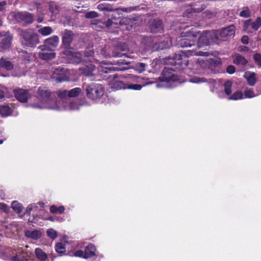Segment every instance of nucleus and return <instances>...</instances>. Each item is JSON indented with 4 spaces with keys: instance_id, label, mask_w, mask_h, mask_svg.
<instances>
[{
    "instance_id": "obj_18",
    "label": "nucleus",
    "mask_w": 261,
    "mask_h": 261,
    "mask_svg": "<svg viewBox=\"0 0 261 261\" xmlns=\"http://www.w3.org/2000/svg\"><path fill=\"white\" fill-rule=\"evenodd\" d=\"M256 74L254 72L248 71L245 73L244 77L250 86H254L256 82Z\"/></svg>"
},
{
    "instance_id": "obj_56",
    "label": "nucleus",
    "mask_w": 261,
    "mask_h": 261,
    "mask_svg": "<svg viewBox=\"0 0 261 261\" xmlns=\"http://www.w3.org/2000/svg\"><path fill=\"white\" fill-rule=\"evenodd\" d=\"M113 68L114 70H124L126 69L124 67H113Z\"/></svg>"
},
{
    "instance_id": "obj_35",
    "label": "nucleus",
    "mask_w": 261,
    "mask_h": 261,
    "mask_svg": "<svg viewBox=\"0 0 261 261\" xmlns=\"http://www.w3.org/2000/svg\"><path fill=\"white\" fill-rule=\"evenodd\" d=\"M244 95L245 98H252L256 96L252 89L246 88L244 91Z\"/></svg>"
},
{
    "instance_id": "obj_13",
    "label": "nucleus",
    "mask_w": 261,
    "mask_h": 261,
    "mask_svg": "<svg viewBox=\"0 0 261 261\" xmlns=\"http://www.w3.org/2000/svg\"><path fill=\"white\" fill-rule=\"evenodd\" d=\"M235 34V27L231 25L222 29L220 33L222 37H233Z\"/></svg>"
},
{
    "instance_id": "obj_2",
    "label": "nucleus",
    "mask_w": 261,
    "mask_h": 261,
    "mask_svg": "<svg viewBox=\"0 0 261 261\" xmlns=\"http://www.w3.org/2000/svg\"><path fill=\"white\" fill-rule=\"evenodd\" d=\"M86 94L88 98L94 99L101 97L104 93L101 85L92 83L89 85L86 89Z\"/></svg>"
},
{
    "instance_id": "obj_24",
    "label": "nucleus",
    "mask_w": 261,
    "mask_h": 261,
    "mask_svg": "<svg viewBox=\"0 0 261 261\" xmlns=\"http://www.w3.org/2000/svg\"><path fill=\"white\" fill-rule=\"evenodd\" d=\"M183 54L186 57H189L190 56L196 55V56H207V53L203 51H197L195 50H188L183 52Z\"/></svg>"
},
{
    "instance_id": "obj_54",
    "label": "nucleus",
    "mask_w": 261,
    "mask_h": 261,
    "mask_svg": "<svg viewBox=\"0 0 261 261\" xmlns=\"http://www.w3.org/2000/svg\"><path fill=\"white\" fill-rule=\"evenodd\" d=\"M6 5V3L5 1L0 2V11H2L4 9Z\"/></svg>"
},
{
    "instance_id": "obj_58",
    "label": "nucleus",
    "mask_w": 261,
    "mask_h": 261,
    "mask_svg": "<svg viewBox=\"0 0 261 261\" xmlns=\"http://www.w3.org/2000/svg\"><path fill=\"white\" fill-rule=\"evenodd\" d=\"M131 79H132V81H134V82H138V77L135 76H132L130 77Z\"/></svg>"
},
{
    "instance_id": "obj_14",
    "label": "nucleus",
    "mask_w": 261,
    "mask_h": 261,
    "mask_svg": "<svg viewBox=\"0 0 261 261\" xmlns=\"http://www.w3.org/2000/svg\"><path fill=\"white\" fill-rule=\"evenodd\" d=\"M163 73V80L164 81L170 82L171 81H175L178 79L177 76L172 73L170 69L165 68Z\"/></svg>"
},
{
    "instance_id": "obj_12",
    "label": "nucleus",
    "mask_w": 261,
    "mask_h": 261,
    "mask_svg": "<svg viewBox=\"0 0 261 261\" xmlns=\"http://www.w3.org/2000/svg\"><path fill=\"white\" fill-rule=\"evenodd\" d=\"M59 38L57 36H54L51 37L47 38L44 41V45L45 47L51 49L53 48L56 47L59 44Z\"/></svg>"
},
{
    "instance_id": "obj_55",
    "label": "nucleus",
    "mask_w": 261,
    "mask_h": 261,
    "mask_svg": "<svg viewBox=\"0 0 261 261\" xmlns=\"http://www.w3.org/2000/svg\"><path fill=\"white\" fill-rule=\"evenodd\" d=\"M55 9H56V6L54 4H50L49 6V10L52 12H55Z\"/></svg>"
},
{
    "instance_id": "obj_60",
    "label": "nucleus",
    "mask_w": 261,
    "mask_h": 261,
    "mask_svg": "<svg viewBox=\"0 0 261 261\" xmlns=\"http://www.w3.org/2000/svg\"><path fill=\"white\" fill-rule=\"evenodd\" d=\"M38 204L41 207H43L45 204L43 202H38Z\"/></svg>"
},
{
    "instance_id": "obj_44",
    "label": "nucleus",
    "mask_w": 261,
    "mask_h": 261,
    "mask_svg": "<svg viewBox=\"0 0 261 261\" xmlns=\"http://www.w3.org/2000/svg\"><path fill=\"white\" fill-rule=\"evenodd\" d=\"M145 64L143 63H140L136 65L137 70L139 72L141 73L145 70Z\"/></svg>"
},
{
    "instance_id": "obj_27",
    "label": "nucleus",
    "mask_w": 261,
    "mask_h": 261,
    "mask_svg": "<svg viewBox=\"0 0 261 261\" xmlns=\"http://www.w3.org/2000/svg\"><path fill=\"white\" fill-rule=\"evenodd\" d=\"M12 208L17 213L20 214L23 209L22 205L17 201H13L11 204Z\"/></svg>"
},
{
    "instance_id": "obj_15",
    "label": "nucleus",
    "mask_w": 261,
    "mask_h": 261,
    "mask_svg": "<svg viewBox=\"0 0 261 261\" xmlns=\"http://www.w3.org/2000/svg\"><path fill=\"white\" fill-rule=\"evenodd\" d=\"M150 31L152 33L161 32L162 30V22L160 20H153L150 22Z\"/></svg>"
},
{
    "instance_id": "obj_37",
    "label": "nucleus",
    "mask_w": 261,
    "mask_h": 261,
    "mask_svg": "<svg viewBox=\"0 0 261 261\" xmlns=\"http://www.w3.org/2000/svg\"><path fill=\"white\" fill-rule=\"evenodd\" d=\"M46 233L48 237H49V238L53 240L55 239L57 237V231L53 228L48 229L47 230Z\"/></svg>"
},
{
    "instance_id": "obj_10",
    "label": "nucleus",
    "mask_w": 261,
    "mask_h": 261,
    "mask_svg": "<svg viewBox=\"0 0 261 261\" xmlns=\"http://www.w3.org/2000/svg\"><path fill=\"white\" fill-rule=\"evenodd\" d=\"M15 18L18 21H23L27 23L33 22V15L27 12H17L14 15Z\"/></svg>"
},
{
    "instance_id": "obj_29",
    "label": "nucleus",
    "mask_w": 261,
    "mask_h": 261,
    "mask_svg": "<svg viewBox=\"0 0 261 261\" xmlns=\"http://www.w3.org/2000/svg\"><path fill=\"white\" fill-rule=\"evenodd\" d=\"M38 32L43 36H47L52 33L53 30L50 27H44L39 29Z\"/></svg>"
},
{
    "instance_id": "obj_30",
    "label": "nucleus",
    "mask_w": 261,
    "mask_h": 261,
    "mask_svg": "<svg viewBox=\"0 0 261 261\" xmlns=\"http://www.w3.org/2000/svg\"><path fill=\"white\" fill-rule=\"evenodd\" d=\"M97 9L100 11H112L113 8L108 3H101L97 6Z\"/></svg>"
},
{
    "instance_id": "obj_3",
    "label": "nucleus",
    "mask_w": 261,
    "mask_h": 261,
    "mask_svg": "<svg viewBox=\"0 0 261 261\" xmlns=\"http://www.w3.org/2000/svg\"><path fill=\"white\" fill-rule=\"evenodd\" d=\"M197 40V35L194 33L184 32L179 38L178 42L182 47H191L195 44Z\"/></svg>"
},
{
    "instance_id": "obj_16",
    "label": "nucleus",
    "mask_w": 261,
    "mask_h": 261,
    "mask_svg": "<svg viewBox=\"0 0 261 261\" xmlns=\"http://www.w3.org/2000/svg\"><path fill=\"white\" fill-rule=\"evenodd\" d=\"M73 38V33L71 31H66L63 35L62 39V43L66 48H68Z\"/></svg>"
},
{
    "instance_id": "obj_25",
    "label": "nucleus",
    "mask_w": 261,
    "mask_h": 261,
    "mask_svg": "<svg viewBox=\"0 0 261 261\" xmlns=\"http://www.w3.org/2000/svg\"><path fill=\"white\" fill-rule=\"evenodd\" d=\"M35 254L37 258L40 261H45L47 259V254L39 248L35 249Z\"/></svg>"
},
{
    "instance_id": "obj_19",
    "label": "nucleus",
    "mask_w": 261,
    "mask_h": 261,
    "mask_svg": "<svg viewBox=\"0 0 261 261\" xmlns=\"http://www.w3.org/2000/svg\"><path fill=\"white\" fill-rule=\"evenodd\" d=\"M0 67L10 70L13 68V65L7 58L2 57L0 59Z\"/></svg>"
},
{
    "instance_id": "obj_9",
    "label": "nucleus",
    "mask_w": 261,
    "mask_h": 261,
    "mask_svg": "<svg viewBox=\"0 0 261 261\" xmlns=\"http://www.w3.org/2000/svg\"><path fill=\"white\" fill-rule=\"evenodd\" d=\"M196 35H197V39L198 38V45L199 48L210 44L211 36L210 32H205L200 36L198 34H196Z\"/></svg>"
},
{
    "instance_id": "obj_7",
    "label": "nucleus",
    "mask_w": 261,
    "mask_h": 261,
    "mask_svg": "<svg viewBox=\"0 0 261 261\" xmlns=\"http://www.w3.org/2000/svg\"><path fill=\"white\" fill-rule=\"evenodd\" d=\"M39 48L42 51L39 54V57L40 59L44 60H48L55 58L56 54L51 49L45 47V46L42 45L40 46Z\"/></svg>"
},
{
    "instance_id": "obj_48",
    "label": "nucleus",
    "mask_w": 261,
    "mask_h": 261,
    "mask_svg": "<svg viewBox=\"0 0 261 261\" xmlns=\"http://www.w3.org/2000/svg\"><path fill=\"white\" fill-rule=\"evenodd\" d=\"M85 58L86 57H92L94 54V51L91 48H88L85 51Z\"/></svg>"
},
{
    "instance_id": "obj_4",
    "label": "nucleus",
    "mask_w": 261,
    "mask_h": 261,
    "mask_svg": "<svg viewBox=\"0 0 261 261\" xmlns=\"http://www.w3.org/2000/svg\"><path fill=\"white\" fill-rule=\"evenodd\" d=\"M111 87L114 90H120L121 89H129L136 90H140L142 89V86L138 84H130L126 85L122 82L118 80H114L110 83Z\"/></svg>"
},
{
    "instance_id": "obj_11",
    "label": "nucleus",
    "mask_w": 261,
    "mask_h": 261,
    "mask_svg": "<svg viewBox=\"0 0 261 261\" xmlns=\"http://www.w3.org/2000/svg\"><path fill=\"white\" fill-rule=\"evenodd\" d=\"M13 93L16 98L22 102H25L30 97L29 93L24 89H15Z\"/></svg>"
},
{
    "instance_id": "obj_17",
    "label": "nucleus",
    "mask_w": 261,
    "mask_h": 261,
    "mask_svg": "<svg viewBox=\"0 0 261 261\" xmlns=\"http://www.w3.org/2000/svg\"><path fill=\"white\" fill-rule=\"evenodd\" d=\"M25 234L26 237L29 238H31L34 240H37L41 238L42 236V233L40 231L38 230H28L25 231Z\"/></svg>"
},
{
    "instance_id": "obj_1",
    "label": "nucleus",
    "mask_w": 261,
    "mask_h": 261,
    "mask_svg": "<svg viewBox=\"0 0 261 261\" xmlns=\"http://www.w3.org/2000/svg\"><path fill=\"white\" fill-rule=\"evenodd\" d=\"M40 105L33 104L32 107L34 108L47 109L55 110H75L79 108V106L75 102H70L63 100H55L50 97V92L46 87H41L37 91Z\"/></svg>"
},
{
    "instance_id": "obj_28",
    "label": "nucleus",
    "mask_w": 261,
    "mask_h": 261,
    "mask_svg": "<svg viewBox=\"0 0 261 261\" xmlns=\"http://www.w3.org/2000/svg\"><path fill=\"white\" fill-rule=\"evenodd\" d=\"M204 67V62L201 59H198L196 63L192 66V67H190L192 70H194V72H196V70H199L200 67Z\"/></svg>"
},
{
    "instance_id": "obj_21",
    "label": "nucleus",
    "mask_w": 261,
    "mask_h": 261,
    "mask_svg": "<svg viewBox=\"0 0 261 261\" xmlns=\"http://www.w3.org/2000/svg\"><path fill=\"white\" fill-rule=\"evenodd\" d=\"M12 37L10 35L6 36L2 40L1 47L3 49H7L10 47Z\"/></svg>"
},
{
    "instance_id": "obj_47",
    "label": "nucleus",
    "mask_w": 261,
    "mask_h": 261,
    "mask_svg": "<svg viewBox=\"0 0 261 261\" xmlns=\"http://www.w3.org/2000/svg\"><path fill=\"white\" fill-rule=\"evenodd\" d=\"M0 209L3 210L4 212H5L6 213H9L10 211L9 207L6 204L4 203H0Z\"/></svg>"
},
{
    "instance_id": "obj_59",
    "label": "nucleus",
    "mask_w": 261,
    "mask_h": 261,
    "mask_svg": "<svg viewBox=\"0 0 261 261\" xmlns=\"http://www.w3.org/2000/svg\"><path fill=\"white\" fill-rule=\"evenodd\" d=\"M38 22H41L43 21V18L41 17H39L37 19Z\"/></svg>"
},
{
    "instance_id": "obj_61",
    "label": "nucleus",
    "mask_w": 261,
    "mask_h": 261,
    "mask_svg": "<svg viewBox=\"0 0 261 261\" xmlns=\"http://www.w3.org/2000/svg\"><path fill=\"white\" fill-rule=\"evenodd\" d=\"M4 141L3 140H0V144L3 143Z\"/></svg>"
},
{
    "instance_id": "obj_22",
    "label": "nucleus",
    "mask_w": 261,
    "mask_h": 261,
    "mask_svg": "<svg viewBox=\"0 0 261 261\" xmlns=\"http://www.w3.org/2000/svg\"><path fill=\"white\" fill-rule=\"evenodd\" d=\"M233 63L238 65H244L247 63V60L239 54H236L233 56Z\"/></svg>"
},
{
    "instance_id": "obj_43",
    "label": "nucleus",
    "mask_w": 261,
    "mask_h": 261,
    "mask_svg": "<svg viewBox=\"0 0 261 261\" xmlns=\"http://www.w3.org/2000/svg\"><path fill=\"white\" fill-rule=\"evenodd\" d=\"M98 16V14L97 12L95 11H91L89 12H87L85 14V17L87 18H95Z\"/></svg>"
},
{
    "instance_id": "obj_40",
    "label": "nucleus",
    "mask_w": 261,
    "mask_h": 261,
    "mask_svg": "<svg viewBox=\"0 0 261 261\" xmlns=\"http://www.w3.org/2000/svg\"><path fill=\"white\" fill-rule=\"evenodd\" d=\"M28 260V258L24 256L21 255L14 256L11 258V261H25Z\"/></svg>"
},
{
    "instance_id": "obj_52",
    "label": "nucleus",
    "mask_w": 261,
    "mask_h": 261,
    "mask_svg": "<svg viewBox=\"0 0 261 261\" xmlns=\"http://www.w3.org/2000/svg\"><path fill=\"white\" fill-rule=\"evenodd\" d=\"M5 98V93L2 88L0 87V101Z\"/></svg>"
},
{
    "instance_id": "obj_6",
    "label": "nucleus",
    "mask_w": 261,
    "mask_h": 261,
    "mask_svg": "<svg viewBox=\"0 0 261 261\" xmlns=\"http://www.w3.org/2000/svg\"><path fill=\"white\" fill-rule=\"evenodd\" d=\"M21 36L31 46H33L39 42L37 35L32 30L21 31Z\"/></svg>"
},
{
    "instance_id": "obj_36",
    "label": "nucleus",
    "mask_w": 261,
    "mask_h": 261,
    "mask_svg": "<svg viewBox=\"0 0 261 261\" xmlns=\"http://www.w3.org/2000/svg\"><path fill=\"white\" fill-rule=\"evenodd\" d=\"M232 83L230 81H227L224 84V91L226 95H230L231 93V87Z\"/></svg>"
},
{
    "instance_id": "obj_26",
    "label": "nucleus",
    "mask_w": 261,
    "mask_h": 261,
    "mask_svg": "<svg viewBox=\"0 0 261 261\" xmlns=\"http://www.w3.org/2000/svg\"><path fill=\"white\" fill-rule=\"evenodd\" d=\"M12 113L11 109L8 106H0V114L3 116H8Z\"/></svg>"
},
{
    "instance_id": "obj_20",
    "label": "nucleus",
    "mask_w": 261,
    "mask_h": 261,
    "mask_svg": "<svg viewBox=\"0 0 261 261\" xmlns=\"http://www.w3.org/2000/svg\"><path fill=\"white\" fill-rule=\"evenodd\" d=\"M95 251L96 248L93 245H89L85 249L84 258H87L95 255Z\"/></svg>"
},
{
    "instance_id": "obj_33",
    "label": "nucleus",
    "mask_w": 261,
    "mask_h": 261,
    "mask_svg": "<svg viewBox=\"0 0 261 261\" xmlns=\"http://www.w3.org/2000/svg\"><path fill=\"white\" fill-rule=\"evenodd\" d=\"M65 211L64 207L63 206H60L57 207L56 205H53L50 207V211L52 213H59L62 214Z\"/></svg>"
},
{
    "instance_id": "obj_32",
    "label": "nucleus",
    "mask_w": 261,
    "mask_h": 261,
    "mask_svg": "<svg viewBox=\"0 0 261 261\" xmlns=\"http://www.w3.org/2000/svg\"><path fill=\"white\" fill-rule=\"evenodd\" d=\"M56 251L60 254H62L66 251L65 244L63 243H58L55 246Z\"/></svg>"
},
{
    "instance_id": "obj_62",
    "label": "nucleus",
    "mask_w": 261,
    "mask_h": 261,
    "mask_svg": "<svg viewBox=\"0 0 261 261\" xmlns=\"http://www.w3.org/2000/svg\"><path fill=\"white\" fill-rule=\"evenodd\" d=\"M48 220H52V219L51 218H49L48 219Z\"/></svg>"
},
{
    "instance_id": "obj_57",
    "label": "nucleus",
    "mask_w": 261,
    "mask_h": 261,
    "mask_svg": "<svg viewBox=\"0 0 261 261\" xmlns=\"http://www.w3.org/2000/svg\"><path fill=\"white\" fill-rule=\"evenodd\" d=\"M117 63L118 65L120 64H127V63L126 62H124L123 61H122L121 60H120L119 61H117Z\"/></svg>"
},
{
    "instance_id": "obj_51",
    "label": "nucleus",
    "mask_w": 261,
    "mask_h": 261,
    "mask_svg": "<svg viewBox=\"0 0 261 261\" xmlns=\"http://www.w3.org/2000/svg\"><path fill=\"white\" fill-rule=\"evenodd\" d=\"M235 71V68L233 66L230 65L227 68V72L230 74H232Z\"/></svg>"
},
{
    "instance_id": "obj_23",
    "label": "nucleus",
    "mask_w": 261,
    "mask_h": 261,
    "mask_svg": "<svg viewBox=\"0 0 261 261\" xmlns=\"http://www.w3.org/2000/svg\"><path fill=\"white\" fill-rule=\"evenodd\" d=\"M244 24L245 27L248 26L250 24L252 29L257 30L261 26V18L257 17L256 20L253 22H251L249 20L246 21Z\"/></svg>"
},
{
    "instance_id": "obj_46",
    "label": "nucleus",
    "mask_w": 261,
    "mask_h": 261,
    "mask_svg": "<svg viewBox=\"0 0 261 261\" xmlns=\"http://www.w3.org/2000/svg\"><path fill=\"white\" fill-rule=\"evenodd\" d=\"M190 81L194 83H200L204 82L205 80L203 77H194L191 79Z\"/></svg>"
},
{
    "instance_id": "obj_8",
    "label": "nucleus",
    "mask_w": 261,
    "mask_h": 261,
    "mask_svg": "<svg viewBox=\"0 0 261 261\" xmlns=\"http://www.w3.org/2000/svg\"><path fill=\"white\" fill-rule=\"evenodd\" d=\"M64 54L70 62L72 63L77 64L81 61L82 55L79 52L73 51L72 50L68 48L65 51Z\"/></svg>"
},
{
    "instance_id": "obj_5",
    "label": "nucleus",
    "mask_w": 261,
    "mask_h": 261,
    "mask_svg": "<svg viewBox=\"0 0 261 261\" xmlns=\"http://www.w3.org/2000/svg\"><path fill=\"white\" fill-rule=\"evenodd\" d=\"M68 70L62 67H59L53 71L51 77L55 81L61 82L69 80L68 76Z\"/></svg>"
},
{
    "instance_id": "obj_42",
    "label": "nucleus",
    "mask_w": 261,
    "mask_h": 261,
    "mask_svg": "<svg viewBox=\"0 0 261 261\" xmlns=\"http://www.w3.org/2000/svg\"><path fill=\"white\" fill-rule=\"evenodd\" d=\"M253 58L258 66L261 67V55L259 54H255L253 56Z\"/></svg>"
},
{
    "instance_id": "obj_53",
    "label": "nucleus",
    "mask_w": 261,
    "mask_h": 261,
    "mask_svg": "<svg viewBox=\"0 0 261 261\" xmlns=\"http://www.w3.org/2000/svg\"><path fill=\"white\" fill-rule=\"evenodd\" d=\"M242 42L244 44H248V37L247 36H244L242 38Z\"/></svg>"
},
{
    "instance_id": "obj_45",
    "label": "nucleus",
    "mask_w": 261,
    "mask_h": 261,
    "mask_svg": "<svg viewBox=\"0 0 261 261\" xmlns=\"http://www.w3.org/2000/svg\"><path fill=\"white\" fill-rule=\"evenodd\" d=\"M240 15L242 17H247L250 15V11L249 10L246 8L244 10H243L240 14Z\"/></svg>"
},
{
    "instance_id": "obj_34",
    "label": "nucleus",
    "mask_w": 261,
    "mask_h": 261,
    "mask_svg": "<svg viewBox=\"0 0 261 261\" xmlns=\"http://www.w3.org/2000/svg\"><path fill=\"white\" fill-rule=\"evenodd\" d=\"M243 98V94L241 91H238L234 92L228 98V100H237Z\"/></svg>"
},
{
    "instance_id": "obj_38",
    "label": "nucleus",
    "mask_w": 261,
    "mask_h": 261,
    "mask_svg": "<svg viewBox=\"0 0 261 261\" xmlns=\"http://www.w3.org/2000/svg\"><path fill=\"white\" fill-rule=\"evenodd\" d=\"M95 68V66L93 64H89V65H86V67L83 69L84 70V73L86 75H89L90 72L94 70Z\"/></svg>"
},
{
    "instance_id": "obj_49",
    "label": "nucleus",
    "mask_w": 261,
    "mask_h": 261,
    "mask_svg": "<svg viewBox=\"0 0 261 261\" xmlns=\"http://www.w3.org/2000/svg\"><path fill=\"white\" fill-rule=\"evenodd\" d=\"M74 256L76 257H81L84 258V253L82 250H79L74 252Z\"/></svg>"
},
{
    "instance_id": "obj_31",
    "label": "nucleus",
    "mask_w": 261,
    "mask_h": 261,
    "mask_svg": "<svg viewBox=\"0 0 261 261\" xmlns=\"http://www.w3.org/2000/svg\"><path fill=\"white\" fill-rule=\"evenodd\" d=\"M68 97H74L80 94L81 92V89L80 88H75L69 91H68Z\"/></svg>"
},
{
    "instance_id": "obj_50",
    "label": "nucleus",
    "mask_w": 261,
    "mask_h": 261,
    "mask_svg": "<svg viewBox=\"0 0 261 261\" xmlns=\"http://www.w3.org/2000/svg\"><path fill=\"white\" fill-rule=\"evenodd\" d=\"M101 68L100 69V70L103 71V72H105L106 73H107L110 70H111V67H105L104 69H102L103 68V65H105L106 63L105 62H102L101 63Z\"/></svg>"
},
{
    "instance_id": "obj_41",
    "label": "nucleus",
    "mask_w": 261,
    "mask_h": 261,
    "mask_svg": "<svg viewBox=\"0 0 261 261\" xmlns=\"http://www.w3.org/2000/svg\"><path fill=\"white\" fill-rule=\"evenodd\" d=\"M38 206L37 205V204L35 203H32L29 204L26 209V213L27 214H29L30 215L31 212L34 210H36Z\"/></svg>"
},
{
    "instance_id": "obj_39",
    "label": "nucleus",
    "mask_w": 261,
    "mask_h": 261,
    "mask_svg": "<svg viewBox=\"0 0 261 261\" xmlns=\"http://www.w3.org/2000/svg\"><path fill=\"white\" fill-rule=\"evenodd\" d=\"M68 92L67 90H59L57 91V95L62 99L61 100L65 101L64 99L68 96Z\"/></svg>"
}]
</instances>
